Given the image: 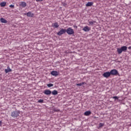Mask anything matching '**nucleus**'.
I'll return each instance as SVG.
<instances>
[{
    "mask_svg": "<svg viewBox=\"0 0 131 131\" xmlns=\"http://www.w3.org/2000/svg\"><path fill=\"white\" fill-rule=\"evenodd\" d=\"M20 114H21V112L19 110H16L11 112V116L13 118H18L20 116Z\"/></svg>",
    "mask_w": 131,
    "mask_h": 131,
    "instance_id": "obj_1",
    "label": "nucleus"
},
{
    "mask_svg": "<svg viewBox=\"0 0 131 131\" xmlns=\"http://www.w3.org/2000/svg\"><path fill=\"white\" fill-rule=\"evenodd\" d=\"M127 50V47L126 46H123L120 48L117 49V52L118 54H121L123 52H125Z\"/></svg>",
    "mask_w": 131,
    "mask_h": 131,
    "instance_id": "obj_2",
    "label": "nucleus"
},
{
    "mask_svg": "<svg viewBox=\"0 0 131 131\" xmlns=\"http://www.w3.org/2000/svg\"><path fill=\"white\" fill-rule=\"evenodd\" d=\"M66 32L69 35H71L72 34H74V30L72 29V28H69L66 30Z\"/></svg>",
    "mask_w": 131,
    "mask_h": 131,
    "instance_id": "obj_3",
    "label": "nucleus"
},
{
    "mask_svg": "<svg viewBox=\"0 0 131 131\" xmlns=\"http://www.w3.org/2000/svg\"><path fill=\"white\" fill-rule=\"evenodd\" d=\"M66 33V29H60V30L57 33V35L61 36L62 34H65Z\"/></svg>",
    "mask_w": 131,
    "mask_h": 131,
    "instance_id": "obj_4",
    "label": "nucleus"
},
{
    "mask_svg": "<svg viewBox=\"0 0 131 131\" xmlns=\"http://www.w3.org/2000/svg\"><path fill=\"white\" fill-rule=\"evenodd\" d=\"M111 75H118L119 73L116 69L112 70L110 72Z\"/></svg>",
    "mask_w": 131,
    "mask_h": 131,
    "instance_id": "obj_5",
    "label": "nucleus"
},
{
    "mask_svg": "<svg viewBox=\"0 0 131 131\" xmlns=\"http://www.w3.org/2000/svg\"><path fill=\"white\" fill-rule=\"evenodd\" d=\"M111 75V74L109 72H105L103 74V77H105V78H108Z\"/></svg>",
    "mask_w": 131,
    "mask_h": 131,
    "instance_id": "obj_6",
    "label": "nucleus"
},
{
    "mask_svg": "<svg viewBox=\"0 0 131 131\" xmlns=\"http://www.w3.org/2000/svg\"><path fill=\"white\" fill-rule=\"evenodd\" d=\"M51 75H53V76H55L56 77L59 75V72L56 71H53L51 72Z\"/></svg>",
    "mask_w": 131,
    "mask_h": 131,
    "instance_id": "obj_7",
    "label": "nucleus"
},
{
    "mask_svg": "<svg viewBox=\"0 0 131 131\" xmlns=\"http://www.w3.org/2000/svg\"><path fill=\"white\" fill-rule=\"evenodd\" d=\"M25 15H26L27 16V17H30L31 18H32V17H33V16H34V14L33 13H32V12H29L26 13Z\"/></svg>",
    "mask_w": 131,
    "mask_h": 131,
    "instance_id": "obj_8",
    "label": "nucleus"
},
{
    "mask_svg": "<svg viewBox=\"0 0 131 131\" xmlns=\"http://www.w3.org/2000/svg\"><path fill=\"white\" fill-rule=\"evenodd\" d=\"M44 94L45 95H50L51 94H52V91L49 90H45L44 91Z\"/></svg>",
    "mask_w": 131,
    "mask_h": 131,
    "instance_id": "obj_9",
    "label": "nucleus"
},
{
    "mask_svg": "<svg viewBox=\"0 0 131 131\" xmlns=\"http://www.w3.org/2000/svg\"><path fill=\"white\" fill-rule=\"evenodd\" d=\"M82 30H83V31H85V32H87L88 31H90V30H91V28L85 26L84 27Z\"/></svg>",
    "mask_w": 131,
    "mask_h": 131,
    "instance_id": "obj_10",
    "label": "nucleus"
},
{
    "mask_svg": "<svg viewBox=\"0 0 131 131\" xmlns=\"http://www.w3.org/2000/svg\"><path fill=\"white\" fill-rule=\"evenodd\" d=\"M19 6H20V7H21L23 8H25V7H26V3H25L24 2H21L19 4Z\"/></svg>",
    "mask_w": 131,
    "mask_h": 131,
    "instance_id": "obj_11",
    "label": "nucleus"
},
{
    "mask_svg": "<svg viewBox=\"0 0 131 131\" xmlns=\"http://www.w3.org/2000/svg\"><path fill=\"white\" fill-rule=\"evenodd\" d=\"M5 73H9V72H12V69L10 68V67H7V69L5 70Z\"/></svg>",
    "mask_w": 131,
    "mask_h": 131,
    "instance_id": "obj_12",
    "label": "nucleus"
},
{
    "mask_svg": "<svg viewBox=\"0 0 131 131\" xmlns=\"http://www.w3.org/2000/svg\"><path fill=\"white\" fill-rule=\"evenodd\" d=\"M90 114H92V112H91V111H86L84 113V115H85V116H90Z\"/></svg>",
    "mask_w": 131,
    "mask_h": 131,
    "instance_id": "obj_13",
    "label": "nucleus"
},
{
    "mask_svg": "<svg viewBox=\"0 0 131 131\" xmlns=\"http://www.w3.org/2000/svg\"><path fill=\"white\" fill-rule=\"evenodd\" d=\"M0 21H1V22H2V23H7V22H8V21H7V20H6L4 18H1L0 19Z\"/></svg>",
    "mask_w": 131,
    "mask_h": 131,
    "instance_id": "obj_14",
    "label": "nucleus"
},
{
    "mask_svg": "<svg viewBox=\"0 0 131 131\" xmlns=\"http://www.w3.org/2000/svg\"><path fill=\"white\" fill-rule=\"evenodd\" d=\"M51 94L54 96H56V95H58V91L57 90H54L51 92Z\"/></svg>",
    "mask_w": 131,
    "mask_h": 131,
    "instance_id": "obj_15",
    "label": "nucleus"
},
{
    "mask_svg": "<svg viewBox=\"0 0 131 131\" xmlns=\"http://www.w3.org/2000/svg\"><path fill=\"white\" fill-rule=\"evenodd\" d=\"M6 5H7V3L5 2H2L0 4L1 7H6Z\"/></svg>",
    "mask_w": 131,
    "mask_h": 131,
    "instance_id": "obj_16",
    "label": "nucleus"
},
{
    "mask_svg": "<svg viewBox=\"0 0 131 131\" xmlns=\"http://www.w3.org/2000/svg\"><path fill=\"white\" fill-rule=\"evenodd\" d=\"M86 83L85 82H83L82 83L77 84L78 86H81V85H83V84H85Z\"/></svg>",
    "mask_w": 131,
    "mask_h": 131,
    "instance_id": "obj_17",
    "label": "nucleus"
},
{
    "mask_svg": "<svg viewBox=\"0 0 131 131\" xmlns=\"http://www.w3.org/2000/svg\"><path fill=\"white\" fill-rule=\"evenodd\" d=\"M92 5H93V3H92V2H88L86 4V7H92Z\"/></svg>",
    "mask_w": 131,
    "mask_h": 131,
    "instance_id": "obj_18",
    "label": "nucleus"
},
{
    "mask_svg": "<svg viewBox=\"0 0 131 131\" xmlns=\"http://www.w3.org/2000/svg\"><path fill=\"white\" fill-rule=\"evenodd\" d=\"M53 25V26L55 27V28H58V27H59V25H58V23H54Z\"/></svg>",
    "mask_w": 131,
    "mask_h": 131,
    "instance_id": "obj_19",
    "label": "nucleus"
},
{
    "mask_svg": "<svg viewBox=\"0 0 131 131\" xmlns=\"http://www.w3.org/2000/svg\"><path fill=\"white\" fill-rule=\"evenodd\" d=\"M47 86L48 88H51L52 86H54V84H52V83H49L47 84Z\"/></svg>",
    "mask_w": 131,
    "mask_h": 131,
    "instance_id": "obj_20",
    "label": "nucleus"
},
{
    "mask_svg": "<svg viewBox=\"0 0 131 131\" xmlns=\"http://www.w3.org/2000/svg\"><path fill=\"white\" fill-rule=\"evenodd\" d=\"M53 110L55 112H59V111H60V110L56 108H53Z\"/></svg>",
    "mask_w": 131,
    "mask_h": 131,
    "instance_id": "obj_21",
    "label": "nucleus"
},
{
    "mask_svg": "<svg viewBox=\"0 0 131 131\" xmlns=\"http://www.w3.org/2000/svg\"><path fill=\"white\" fill-rule=\"evenodd\" d=\"M9 7L10 8H12V9H15V6L14 5H10L9 6Z\"/></svg>",
    "mask_w": 131,
    "mask_h": 131,
    "instance_id": "obj_22",
    "label": "nucleus"
},
{
    "mask_svg": "<svg viewBox=\"0 0 131 131\" xmlns=\"http://www.w3.org/2000/svg\"><path fill=\"white\" fill-rule=\"evenodd\" d=\"M43 100H42V99H39L38 101V103H43Z\"/></svg>",
    "mask_w": 131,
    "mask_h": 131,
    "instance_id": "obj_23",
    "label": "nucleus"
},
{
    "mask_svg": "<svg viewBox=\"0 0 131 131\" xmlns=\"http://www.w3.org/2000/svg\"><path fill=\"white\" fill-rule=\"evenodd\" d=\"M103 125H104V123H100L99 124V127H102V126H103Z\"/></svg>",
    "mask_w": 131,
    "mask_h": 131,
    "instance_id": "obj_24",
    "label": "nucleus"
},
{
    "mask_svg": "<svg viewBox=\"0 0 131 131\" xmlns=\"http://www.w3.org/2000/svg\"><path fill=\"white\" fill-rule=\"evenodd\" d=\"M113 99H115L116 100H118L119 98L117 96H114L113 97Z\"/></svg>",
    "mask_w": 131,
    "mask_h": 131,
    "instance_id": "obj_25",
    "label": "nucleus"
},
{
    "mask_svg": "<svg viewBox=\"0 0 131 131\" xmlns=\"http://www.w3.org/2000/svg\"><path fill=\"white\" fill-rule=\"evenodd\" d=\"M89 23H90V25H93V24H94V22H93V21H90V22H89Z\"/></svg>",
    "mask_w": 131,
    "mask_h": 131,
    "instance_id": "obj_26",
    "label": "nucleus"
},
{
    "mask_svg": "<svg viewBox=\"0 0 131 131\" xmlns=\"http://www.w3.org/2000/svg\"><path fill=\"white\" fill-rule=\"evenodd\" d=\"M3 125V121H0V126H2Z\"/></svg>",
    "mask_w": 131,
    "mask_h": 131,
    "instance_id": "obj_27",
    "label": "nucleus"
},
{
    "mask_svg": "<svg viewBox=\"0 0 131 131\" xmlns=\"http://www.w3.org/2000/svg\"><path fill=\"white\" fill-rule=\"evenodd\" d=\"M43 0H36V2H42Z\"/></svg>",
    "mask_w": 131,
    "mask_h": 131,
    "instance_id": "obj_28",
    "label": "nucleus"
},
{
    "mask_svg": "<svg viewBox=\"0 0 131 131\" xmlns=\"http://www.w3.org/2000/svg\"><path fill=\"white\" fill-rule=\"evenodd\" d=\"M128 50H131V46L128 48Z\"/></svg>",
    "mask_w": 131,
    "mask_h": 131,
    "instance_id": "obj_29",
    "label": "nucleus"
}]
</instances>
